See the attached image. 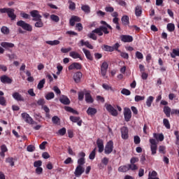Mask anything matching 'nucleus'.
Here are the masks:
<instances>
[{"instance_id":"obj_1","label":"nucleus","mask_w":179,"mask_h":179,"mask_svg":"<svg viewBox=\"0 0 179 179\" xmlns=\"http://www.w3.org/2000/svg\"><path fill=\"white\" fill-rule=\"evenodd\" d=\"M17 26L22 27V29H23V30H26V31H33V27L23 20L17 21Z\"/></svg>"},{"instance_id":"obj_2","label":"nucleus","mask_w":179,"mask_h":179,"mask_svg":"<svg viewBox=\"0 0 179 179\" xmlns=\"http://www.w3.org/2000/svg\"><path fill=\"white\" fill-rule=\"evenodd\" d=\"M93 33H95V34H98V36H103V33L104 34H108L110 31H108L107 27L104 26H100L99 27L94 29Z\"/></svg>"},{"instance_id":"obj_3","label":"nucleus","mask_w":179,"mask_h":179,"mask_svg":"<svg viewBox=\"0 0 179 179\" xmlns=\"http://www.w3.org/2000/svg\"><path fill=\"white\" fill-rule=\"evenodd\" d=\"M114 150V142L113 141H109L104 148V153L105 155H110V153H113V151Z\"/></svg>"},{"instance_id":"obj_4","label":"nucleus","mask_w":179,"mask_h":179,"mask_svg":"<svg viewBox=\"0 0 179 179\" xmlns=\"http://www.w3.org/2000/svg\"><path fill=\"white\" fill-rule=\"evenodd\" d=\"M151 155L155 156L157 153V142L155 138L150 139Z\"/></svg>"},{"instance_id":"obj_5","label":"nucleus","mask_w":179,"mask_h":179,"mask_svg":"<svg viewBox=\"0 0 179 179\" xmlns=\"http://www.w3.org/2000/svg\"><path fill=\"white\" fill-rule=\"evenodd\" d=\"M111 16L114 17L113 19V23L116 24V29L119 31H121V27L120 26V18H118V13L113 12L111 13Z\"/></svg>"},{"instance_id":"obj_6","label":"nucleus","mask_w":179,"mask_h":179,"mask_svg":"<svg viewBox=\"0 0 179 179\" xmlns=\"http://www.w3.org/2000/svg\"><path fill=\"white\" fill-rule=\"evenodd\" d=\"M105 107L107 111H108L113 117H117V115H118V111H117V109L114 108V106L111 104L106 103Z\"/></svg>"},{"instance_id":"obj_7","label":"nucleus","mask_w":179,"mask_h":179,"mask_svg":"<svg viewBox=\"0 0 179 179\" xmlns=\"http://www.w3.org/2000/svg\"><path fill=\"white\" fill-rule=\"evenodd\" d=\"M124 117L126 122H129V121H131V118H132V112L129 108H124Z\"/></svg>"},{"instance_id":"obj_8","label":"nucleus","mask_w":179,"mask_h":179,"mask_svg":"<svg viewBox=\"0 0 179 179\" xmlns=\"http://www.w3.org/2000/svg\"><path fill=\"white\" fill-rule=\"evenodd\" d=\"M23 120L27 122V124H34V120H33V118L30 117V115H29L27 113H23L21 114Z\"/></svg>"},{"instance_id":"obj_9","label":"nucleus","mask_w":179,"mask_h":179,"mask_svg":"<svg viewBox=\"0 0 179 179\" xmlns=\"http://www.w3.org/2000/svg\"><path fill=\"white\" fill-rule=\"evenodd\" d=\"M120 39L122 43H132L134 41V37L131 35H122Z\"/></svg>"},{"instance_id":"obj_10","label":"nucleus","mask_w":179,"mask_h":179,"mask_svg":"<svg viewBox=\"0 0 179 179\" xmlns=\"http://www.w3.org/2000/svg\"><path fill=\"white\" fill-rule=\"evenodd\" d=\"M85 173V168L83 166H80L79 165L76 168L74 174L76 177H80L83 173Z\"/></svg>"},{"instance_id":"obj_11","label":"nucleus","mask_w":179,"mask_h":179,"mask_svg":"<svg viewBox=\"0 0 179 179\" xmlns=\"http://www.w3.org/2000/svg\"><path fill=\"white\" fill-rule=\"evenodd\" d=\"M96 145L99 149V152L103 153L104 151V141L101 138H98L96 141Z\"/></svg>"},{"instance_id":"obj_12","label":"nucleus","mask_w":179,"mask_h":179,"mask_svg":"<svg viewBox=\"0 0 179 179\" xmlns=\"http://www.w3.org/2000/svg\"><path fill=\"white\" fill-rule=\"evenodd\" d=\"M73 69H76L77 71L82 69V64L78 62H73L69 66V71H73Z\"/></svg>"},{"instance_id":"obj_13","label":"nucleus","mask_w":179,"mask_h":179,"mask_svg":"<svg viewBox=\"0 0 179 179\" xmlns=\"http://www.w3.org/2000/svg\"><path fill=\"white\" fill-rule=\"evenodd\" d=\"M82 76H83V74L80 71H78L74 73L73 75V80L76 82V83H79L80 82V79H82Z\"/></svg>"},{"instance_id":"obj_14","label":"nucleus","mask_w":179,"mask_h":179,"mask_svg":"<svg viewBox=\"0 0 179 179\" xmlns=\"http://www.w3.org/2000/svg\"><path fill=\"white\" fill-rule=\"evenodd\" d=\"M69 57H71V58H73V59H80V61H83V58H82V56L80 54H79L78 52L71 51L69 52Z\"/></svg>"},{"instance_id":"obj_15","label":"nucleus","mask_w":179,"mask_h":179,"mask_svg":"<svg viewBox=\"0 0 179 179\" xmlns=\"http://www.w3.org/2000/svg\"><path fill=\"white\" fill-rule=\"evenodd\" d=\"M128 132H129L128 127H122L121 128V134H122V139H125V140L128 139V138H129Z\"/></svg>"},{"instance_id":"obj_16","label":"nucleus","mask_w":179,"mask_h":179,"mask_svg":"<svg viewBox=\"0 0 179 179\" xmlns=\"http://www.w3.org/2000/svg\"><path fill=\"white\" fill-rule=\"evenodd\" d=\"M12 96L17 101H24V97L22 96V94H19V92H14L12 94Z\"/></svg>"},{"instance_id":"obj_17","label":"nucleus","mask_w":179,"mask_h":179,"mask_svg":"<svg viewBox=\"0 0 179 179\" xmlns=\"http://www.w3.org/2000/svg\"><path fill=\"white\" fill-rule=\"evenodd\" d=\"M60 103L62 104H64V106H69V104H71V101L69 100V98L68 96L63 95L60 99H59Z\"/></svg>"},{"instance_id":"obj_18","label":"nucleus","mask_w":179,"mask_h":179,"mask_svg":"<svg viewBox=\"0 0 179 179\" xmlns=\"http://www.w3.org/2000/svg\"><path fill=\"white\" fill-rule=\"evenodd\" d=\"M1 82L2 83H7L8 85H10V83L13 82V80H12V78H9L8 76H3L1 77Z\"/></svg>"},{"instance_id":"obj_19","label":"nucleus","mask_w":179,"mask_h":179,"mask_svg":"<svg viewBox=\"0 0 179 179\" xmlns=\"http://www.w3.org/2000/svg\"><path fill=\"white\" fill-rule=\"evenodd\" d=\"M1 45L6 50H9V48H13L15 47V44L9 42H1Z\"/></svg>"},{"instance_id":"obj_20","label":"nucleus","mask_w":179,"mask_h":179,"mask_svg":"<svg viewBox=\"0 0 179 179\" xmlns=\"http://www.w3.org/2000/svg\"><path fill=\"white\" fill-rule=\"evenodd\" d=\"M80 44L81 47L85 45V47H87V48H90V50H93L94 48L92 44H90V42H89L88 41H85V40L82 39L81 41H80Z\"/></svg>"},{"instance_id":"obj_21","label":"nucleus","mask_w":179,"mask_h":179,"mask_svg":"<svg viewBox=\"0 0 179 179\" xmlns=\"http://www.w3.org/2000/svg\"><path fill=\"white\" fill-rule=\"evenodd\" d=\"M7 15L8 17H10V20H16V15L15 14V10L13 8H10L7 13Z\"/></svg>"},{"instance_id":"obj_22","label":"nucleus","mask_w":179,"mask_h":179,"mask_svg":"<svg viewBox=\"0 0 179 179\" xmlns=\"http://www.w3.org/2000/svg\"><path fill=\"white\" fill-rule=\"evenodd\" d=\"M85 96L86 103H88L90 104L94 103V99H93V97L92 96V94H90V92H86L85 94Z\"/></svg>"},{"instance_id":"obj_23","label":"nucleus","mask_w":179,"mask_h":179,"mask_svg":"<svg viewBox=\"0 0 179 179\" xmlns=\"http://www.w3.org/2000/svg\"><path fill=\"white\" fill-rule=\"evenodd\" d=\"M76 22H80V17L76 15H73L69 21L70 26H72V27L75 26Z\"/></svg>"},{"instance_id":"obj_24","label":"nucleus","mask_w":179,"mask_h":179,"mask_svg":"<svg viewBox=\"0 0 179 179\" xmlns=\"http://www.w3.org/2000/svg\"><path fill=\"white\" fill-rule=\"evenodd\" d=\"M83 51L87 58L90 61H93V56H92V53H90V50H87L85 48H83Z\"/></svg>"},{"instance_id":"obj_25","label":"nucleus","mask_w":179,"mask_h":179,"mask_svg":"<svg viewBox=\"0 0 179 179\" xmlns=\"http://www.w3.org/2000/svg\"><path fill=\"white\" fill-rule=\"evenodd\" d=\"M135 15L136 17H141L142 16V6H136L135 8Z\"/></svg>"},{"instance_id":"obj_26","label":"nucleus","mask_w":179,"mask_h":179,"mask_svg":"<svg viewBox=\"0 0 179 179\" xmlns=\"http://www.w3.org/2000/svg\"><path fill=\"white\" fill-rule=\"evenodd\" d=\"M87 114L88 115H95V114H97V109L92 107H89L87 110Z\"/></svg>"},{"instance_id":"obj_27","label":"nucleus","mask_w":179,"mask_h":179,"mask_svg":"<svg viewBox=\"0 0 179 179\" xmlns=\"http://www.w3.org/2000/svg\"><path fill=\"white\" fill-rule=\"evenodd\" d=\"M6 152H8V148L3 144L1 146L0 156L1 157H5V153H6Z\"/></svg>"},{"instance_id":"obj_28","label":"nucleus","mask_w":179,"mask_h":179,"mask_svg":"<svg viewBox=\"0 0 179 179\" xmlns=\"http://www.w3.org/2000/svg\"><path fill=\"white\" fill-rule=\"evenodd\" d=\"M171 108H169V106H166L164 107V113L165 115L168 117L170 118V115L171 114Z\"/></svg>"},{"instance_id":"obj_29","label":"nucleus","mask_w":179,"mask_h":179,"mask_svg":"<svg viewBox=\"0 0 179 179\" xmlns=\"http://www.w3.org/2000/svg\"><path fill=\"white\" fill-rule=\"evenodd\" d=\"M122 23L124 26H128V24H129V17H128V15L122 16Z\"/></svg>"},{"instance_id":"obj_30","label":"nucleus","mask_w":179,"mask_h":179,"mask_svg":"<svg viewBox=\"0 0 179 179\" xmlns=\"http://www.w3.org/2000/svg\"><path fill=\"white\" fill-rule=\"evenodd\" d=\"M118 171L120 173H127V171H129V168L128 165L121 166L118 168Z\"/></svg>"},{"instance_id":"obj_31","label":"nucleus","mask_w":179,"mask_h":179,"mask_svg":"<svg viewBox=\"0 0 179 179\" xmlns=\"http://www.w3.org/2000/svg\"><path fill=\"white\" fill-rule=\"evenodd\" d=\"M81 10H83V12H85V13L89 15V13H90V6H89L88 5H83L81 6Z\"/></svg>"},{"instance_id":"obj_32","label":"nucleus","mask_w":179,"mask_h":179,"mask_svg":"<svg viewBox=\"0 0 179 179\" xmlns=\"http://www.w3.org/2000/svg\"><path fill=\"white\" fill-rule=\"evenodd\" d=\"M68 3L69 4V9L70 10H75L76 9V4L72 0H69Z\"/></svg>"},{"instance_id":"obj_33","label":"nucleus","mask_w":179,"mask_h":179,"mask_svg":"<svg viewBox=\"0 0 179 179\" xmlns=\"http://www.w3.org/2000/svg\"><path fill=\"white\" fill-rule=\"evenodd\" d=\"M148 179H159L157 178V172L155 171H152L151 173L150 172L148 175Z\"/></svg>"},{"instance_id":"obj_34","label":"nucleus","mask_w":179,"mask_h":179,"mask_svg":"<svg viewBox=\"0 0 179 179\" xmlns=\"http://www.w3.org/2000/svg\"><path fill=\"white\" fill-rule=\"evenodd\" d=\"M153 100H155V97L152 96H150L146 101V106L148 107H152V103H153Z\"/></svg>"},{"instance_id":"obj_35","label":"nucleus","mask_w":179,"mask_h":179,"mask_svg":"<svg viewBox=\"0 0 179 179\" xmlns=\"http://www.w3.org/2000/svg\"><path fill=\"white\" fill-rule=\"evenodd\" d=\"M171 58H176V57H179V48L173 49L172 53H171Z\"/></svg>"},{"instance_id":"obj_36","label":"nucleus","mask_w":179,"mask_h":179,"mask_svg":"<svg viewBox=\"0 0 179 179\" xmlns=\"http://www.w3.org/2000/svg\"><path fill=\"white\" fill-rule=\"evenodd\" d=\"M166 28H167L168 31L173 32V31H174V30H176V25H174V24H173V23H169L167 24Z\"/></svg>"},{"instance_id":"obj_37","label":"nucleus","mask_w":179,"mask_h":179,"mask_svg":"<svg viewBox=\"0 0 179 179\" xmlns=\"http://www.w3.org/2000/svg\"><path fill=\"white\" fill-rule=\"evenodd\" d=\"M103 51H107L108 52H113L114 51V49L113 48V46H110L108 45H104L103 48Z\"/></svg>"},{"instance_id":"obj_38","label":"nucleus","mask_w":179,"mask_h":179,"mask_svg":"<svg viewBox=\"0 0 179 179\" xmlns=\"http://www.w3.org/2000/svg\"><path fill=\"white\" fill-rule=\"evenodd\" d=\"M6 162L9 163V164L11 166V167H13V166H15V159H13V157L6 158Z\"/></svg>"},{"instance_id":"obj_39","label":"nucleus","mask_w":179,"mask_h":179,"mask_svg":"<svg viewBox=\"0 0 179 179\" xmlns=\"http://www.w3.org/2000/svg\"><path fill=\"white\" fill-rule=\"evenodd\" d=\"M46 44H48L49 45H58L59 44V41L55 40V41H47Z\"/></svg>"},{"instance_id":"obj_40","label":"nucleus","mask_w":179,"mask_h":179,"mask_svg":"<svg viewBox=\"0 0 179 179\" xmlns=\"http://www.w3.org/2000/svg\"><path fill=\"white\" fill-rule=\"evenodd\" d=\"M44 85H45V79H42L41 81H39L37 87L39 90H41L43 87H44Z\"/></svg>"},{"instance_id":"obj_41","label":"nucleus","mask_w":179,"mask_h":179,"mask_svg":"<svg viewBox=\"0 0 179 179\" xmlns=\"http://www.w3.org/2000/svg\"><path fill=\"white\" fill-rule=\"evenodd\" d=\"M1 33H2L3 34H6V35L9 34V33H10L9 28H8V27H6V26H3V27H1Z\"/></svg>"},{"instance_id":"obj_42","label":"nucleus","mask_w":179,"mask_h":179,"mask_svg":"<svg viewBox=\"0 0 179 179\" xmlns=\"http://www.w3.org/2000/svg\"><path fill=\"white\" fill-rule=\"evenodd\" d=\"M50 19L51 20H52V22H55V23H58V22H59V17L55 14H52L50 15Z\"/></svg>"},{"instance_id":"obj_43","label":"nucleus","mask_w":179,"mask_h":179,"mask_svg":"<svg viewBox=\"0 0 179 179\" xmlns=\"http://www.w3.org/2000/svg\"><path fill=\"white\" fill-rule=\"evenodd\" d=\"M46 100H51L55 97L54 92H49L45 95Z\"/></svg>"},{"instance_id":"obj_44","label":"nucleus","mask_w":179,"mask_h":179,"mask_svg":"<svg viewBox=\"0 0 179 179\" xmlns=\"http://www.w3.org/2000/svg\"><path fill=\"white\" fill-rule=\"evenodd\" d=\"M163 124L164 127L166 128V129H170L171 128L170 122L167 119L164 118L163 120Z\"/></svg>"},{"instance_id":"obj_45","label":"nucleus","mask_w":179,"mask_h":179,"mask_svg":"<svg viewBox=\"0 0 179 179\" xmlns=\"http://www.w3.org/2000/svg\"><path fill=\"white\" fill-rule=\"evenodd\" d=\"M96 157V148H94L89 155L90 160H94Z\"/></svg>"},{"instance_id":"obj_46","label":"nucleus","mask_w":179,"mask_h":179,"mask_svg":"<svg viewBox=\"0 0 179 179\" xmlns=\"http://www.w3.org/2000/svg\"><path fill=\"white\" fill-rule=\"evenodd\" d=\"M102 87L105 90H110V92H114V89L113 88V87L107 85V84H103L102 85Z\"/></svg>"},{"instance_id":"obj_47","label":"nucleus","mask_w":179,"mask_h":179,"mask_svg":"<svg viewBox=\"0 0 179 179\" xmlns=\"http://www.w3.org/2000/svg\"><path fill=\"white\" fill-rule=\"evenodd\" d=\"M87 36L90 38H92V40H97V36H96V32H93V31H92V32L89 34Z\"/></svg>"},{"instance_id":"obj_48","label":"nucleus","mask_w":179,"mask_h":179,"mask_svg":"<svg viewBox=\"0 0 179 179\" xmlns=\"http://www.w3.org/2000/svg\"><path fill=\"white\" fill-rule=\"evenodd\" d=\"M129 170H131L132 171H135V170H138V166L135 164H128Z\"/></svg>"},{"instance_id":"obj_49","label":"nucleus","mask_w":179,"mask_h":179,"mask_svg":"<svg viewBox=\"0 0 179 179\" xmlns=\"http://www.w3.org/2000/svg\"><path fill=\"white\" fill-rule=\"evenodd\" d=\"M57 134H59V135H60L61 136H64V135L66 134V129L65 127H63L59 129Z\"/></svg>"},{"instance_id":"obj_50","label":"nucleus","mask_w":179,"mask_h":179,"mask_svg":"<svg viewBox=\"0 0 179 179\" xmlns=\"http://www.w3.org/2000/svg\"><path fill=\"white\" fill-rule=\"evenodd\" d=\"M119 52L120 53V57H122V58H124V59H128L129 58V55H128V53L122 52L121 50Z\"/></svg>"},{"instance_id":"obj_51","label":"nucleus","mask_w":179,"mask_h":179,"mask_svg":"<svg viewBox=\"0 0 179 179\" xmlns=\"http://www.w3.org/2000/svg\"><path fill=\"white\" fill-rule=\"evenodd\" d=\"M0 105L6 107V99L3 96H0Z\"/></svg>"},{"instance_id":"obj_52","label":"nucleus","mask_w":179,"mask_h":179,"mask_svg":"<svg viewBox=\"0 0 179 179\" xmlns=\"http://www.w3.org/2000/svg\"><path fill=\"white\" fill-rule=\"evenodd\" d=\"M86 163V159L85 158H80L78 159V166H83Z\"/></svg>"},{"instance_id":"obj_53","label":"nucleus","mask_w":179,"mask_h":179,"mask_svg":"<svg viewBox=\"0 0 179 179\" xmlns=\"http://www.w3.org/2000/svg\"><path fill=\"white\" fill-rule=\"evenodd\" d=\"M120 47V43H116L113 46L112 48H113V51H117V52H121V50H118V48Z\"/></svg>"},{"instance_id":"obj_54","label":"nucleus","mask_w":179,"mask_h":179,"mask_svg":"<svg viewBox=\"0 0 179 179\" xmlns=\"http://www.w3.org/2000/svg\"><path fill=\"white\" fill-rule=\"evenodd\" d=\"M43 110L45 111L46 117H50V108L47 106H43Z\"/></svg>"},{"instance_id":"obj_55","label":"nucleus","mask_w":179,"mask_h":179,"mask_svg":"<svg viewBox=\"0 0 179 179\" xmlns=\"http://www.w3.org/2000/svg\"><path fill=\"white\" fill-rule=\"evenodd\" d=\"M121 93H122V94H124V96L131 95V91H129V90H127L125 88L122 90Z\"/></svg>"},{"instance_id":"obj_56","label":"nucleus","mask_w":179,"mask_h":179,"mask_svg":"<svg viewBox=\"0 0 179 179\" xmlns=\"http://www.w3.org/2000/svg\"><path fill=\"white\" fill-rule=\"evenodd\" d=\"M159 153H162V155H166V146L160 145L159 147Z\"/></svg>"},{"instance_id":"obj_57","label":"nucleus","mask_w":179,"mask_h":179,"mask_svg":"<svg viewBox=\"0 0 179 179\" xmlns=\"http://www.w3.org/2000/svg\"><path fill=\"white\" fill-rule=\"evenodd\" d=\"M134 141L135 145H139L141 143V138L138 136H134Z\"/></svg>"},{"instance_id":"obj_58","label":"nucleus","mask_w":179,"mask_h":179,"mask_svg":"<svg viewBox=\"0 0 179 179\" xmlns=\"http://www.w3.org/2000/svg\"><path fill=\"white\" fill-rule=\"evenodd\" d=\"M27 152H34L36 150V147L33 145H29L27 147Z\"/></svg>"},{"instance_id":"obj_59","label":"nucleus","mask_w":179,"mask_h":179,"mask_svg":"<svg viewBox=\"0 0 179 179\" xmlns=\"http://www.w3.org/2000/svg\"><path fill=\"white\" fill-rule=\"evenodd\" d=\"M43 26H44V23H43V20L37 21L35 23V27L41 28V27H43Z\"/></svg>"},{"instance_id":"obj_60","label":"nucleus","mask_w":179,"mask_h":179,"mask_svg":"<svg viewBox=\"0 0 179 179\" xmlns=\"http://www.w3.org/2000/svg\"><path fill=\"white\" fill-rule=\"evenodd\" d=\"M136 58L138 59H143V54L139 51L136 52Z\"/></svg>"},{"instance_id":"obj_61","label":"nucleus","mask_w":179,"mask_h":179,"mask_svg":"<svg viewBox=\"0 0 179 179\" xmlns=\"http://www.w3.org/2000/svg\"><path fill=\"white\" fill-rule=\"evenodd\" d=\"M80 120V117L70 116V120L72 122H78Z\"/></svg>"},{"instance_id":"obj_62","label":"nucleus","mask_w":179,"mask_h":179,"mask_svg":"<svg viewBox=\"0 0 179 179\" xmlns=\"http://www.w3.org/2000/svg\"><path fill=\"white\" fill-rule=\"evenodd\" d=\"M30 15L32 17H36L38 15H40L38 13V10H34L30 12Z\"/></svg>"},{"instance_id":"obj_63","label":"nucleus","mask_w":179,"mask_h":179,"mask_svg":"<svg viewBox=\"0 0 179 179\" xmlns=\"http://www.w3.org/2000/svg\"><path fill=\"white\" fill-rule=\"evenodd\" d=\"M143 100H145V96H142L140 95H136L135 96V101L138 102V101H142Z\"/></svg>"},{"instance_id":"obj_64","label":"nucleus","mask_w":179,"mask_h":179,"mask_svg":"<svg viewBox=\"0 0 179 179\" xmlns=\"http://www.w3.org/2000/svg\"><path fill=\"white\" fill-rule=\"evenodd\" d=\"M174 135H175V136H176V145H179V131H175Z\"/></svg>"}]
</instances>
